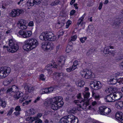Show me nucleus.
<instances>
[{
  "mask_svg": "<svg viewBox=\"0 0 123 123\" xmlns=\"http://www.w3.org/2000/svg\"><path fill=\"white\" fill-rule=\"evenodd\" d=\"M62 99V97L56 96L49 99L47 103L49 105H51L50 106L51 109L56 110L63 105V102Z\"/></svg>",
  "mask_w": 123,
  "mask_h": 123,
  "instance_id": "nucleus-1",
  "label": "nucleus"
},
{
  "mask_svg": "<svg viewBox=\"0 0 123 123\" xmlns=\"http://www.w3.org/2000/svg\"><path fill=\"white\" fill-rule=\"evenodd\" d=\"M38 44V43L36 39L31 38L25 41L23 48L25 50L28 51L33 49L37 46Z\"/></svg>",
  "mask_w": 123,
  "mask_h": 123,
  "instance_id": "nucleus-2",
  "label": "nucleus"
},
{
  "mask_svg": "<svg viewBox=\"0 0 123 123\" xmlns=\"http://www.w3.org/2000/svg\"><path fill=\"white\" fill-rule=\"evenodd\" d=\"M90 93L89 92H87L84 95V99H81V101L78 100H75L74 102L77 105L79 106V107L82 108L83 110H85L87 106L89 105V101L88 100H86L89 97Z\"/></svg>",
  "mask_w": 123,
  "mask_h": 123,
  "instance_id": "nucleus-3",
  "label": "nucleus"
},
{
  "mask_svg": "<svg viewBox=\"0 0 123 123\" xmlns=\"http://www.w3.org/2000/svg\"><path fill=\"white\" fill-rule=\"evenodd\" d=\"M78 118L72 115L65 116L61 118L60 123H78Z\"/></svg>",
  "mask_w": 123,
  "mask_h": 123,
  "instance_id": "nucleus-4",
  "label": "nucleus"
},
{
  "mask_svg": "<svg viewBox=\"0 0 123 123\" xmlns=\"http://www.w3.org/2000/svg\"><path fill=\"white\" fill-rule=\"evenodd\" d=\"M119 93L118 92H112L105 97V99L106 102H111L120 99L122 97L120 96Z\"/></svg>",
  "mask_w": 123,
  "mask_h": 123,
  "instance_id": "nucleus-5",
  "label": "nucleus"
},
{
  "mask_svg": "<svg viewBox=\"0 0 123 123\" xmlns=\"http://www.w3.org/2000/svg\"><path fill=\"white\" fill-rule=\"evenodd\" d=\"M9 48H8V46H5L4 47H5L7 49V50L9 52L12 53L16 52L19 49V46L12 39L9 40Z\"/></svg>",
  "mask_w": 123,
  "mask_h": 123,
  "instance_id": "nucleus-6",
  "label": "nucleus"
},
{
  "mask_svg": "<svg viewBox=\"0 0 123 123\" xmlns=\"http://www.w3.org/2000/svg\"><path fill=\"white\" fill-rule=\"evenodd\" d=\"M11 69L9 67H4L0 68V78L3 79L10 73Z\"/></svg>",
  "mask_w": 123,
  "mask_h": 123,
  "instance_id": "nucleus-7",
  "label": "nucleus"
},
{
  "mask_svg": "<svg viewBox=\"0 0 123 123\" xmlns=\"http://www.w3.org/2000/svg\"><path fill=\"white\" fill-rule=\"evenodd\" d=\"M48 71V73L49 75H51L53 73L54 74L56 75L55 77L56 79L58 80V81H59V80H60V81H62V78L65 77V74L63 73H57L56 72H53V71L51 69L47 70ZM60 82H62V81H60Z\"/></svg>",
  "mask_w": 123,
  "mask_h": 123,
  "instance_id": "nucleus-8",
  "label": "nucleus"
},
{
  "mask_svg": "<svg viewBox=\"0 0 123 123\" xmlns=\"http://www.w3.org/2000/svg\"><path fill=\"white\" fill-rule=\"evenodd\" d=\"M24 11L22 9H14L12 10L10 13V15L12 17H15L23 13Z\"/></svg>",
  "mask_w": 123,
  "mask_h": 123,
  "instance_id": "nucleus-9",
  "label": "nucleus"
},
{
  "mask_svg": "<svg viewBox=\"0 0 123 123\" xmlns=\"http://www.w3.org/2000/svg\"><path fill=\"white\" fill-rule=\"evenodd\" d=\"M90 86L92 88L96 90L100 89L102 87L100 82L96 81L92 82L90 84Z\"/></svg>",
  "mask_w": 123,
  "mask_h": 123,
  "instance_id": "nucleus-10",
  "label": "nucleus"
},
{
  "mask_svg": "<svg viewBox=\"0 0 123 123\" xmlns=\"http://www.w3.org/2000/svg\"><path fill=\"white\" fill-rule=\"evenodd\" d=\"M18 33L24 38H27L31 36L32 32L30 31L20 30L19 31Z\"/></svg>",
  "mask_w": 123,
  "mask_h": 123,
  "instance_id": "nucleus-11",
  "label": "nucleus"
},
{
  "mask_svg": "<svg viewBox=\"0 0 123 123\" xmlns=\"http://www.w3.org/2000/svg\"><path fill=\"white\" fill-rule=\"evenodd\" d=\"M46 33V40L52 41H55L56 40L55 36H54V34L52 32H45Z\"/></svg>",
  "mask_w": 123,
  "mask_h": 123,
  "instance_id": "nucleus-12",
  "label": "nucleus"
},
{
  "mask_svg": "<svg viewBox=\"0 0 123 123\" xmlns=\"http://www.w3.org/2000/svg\"><path fill=\"white\" fill-rule=\"evenodd\" d=\"M25 21L23 19H21L19 20L18 25L19 29L23 30H25L27 27L25 25Z\"/></svg>",
  "mask_w": 123,
  "mask_h": 123,
  "instance_id": "nucleus-13",
  "label": "nucleus"
},
{
  "mask_svg": "<svg viewBox=\"0 0 123 123\" xmlns=\"http://www.w3.org/2000/svg\"><path fill=\"white\" fill-rule=\"evenodd\" d=\"M24 88L25 90L29 92H32L34 89V87L27 84L25 85Z\"/></svg>",
  "mask_w": 123,
  "mask_h": 123,
  "instance_id": "nucleus-14",
  "label": "nucleus"
},
{
  "mask_svg": "<svg viewBox=\"0 0 123 123\" xmlns=\"http://www.w3.org/2000/svg\"><path fill=\"white\" fill-rule=\"evenodd\" d=\"M31 121L33 122L35 121V123H42V121L40 119L37 117H29L28 118Z\"/></svg>",
  "mask_w": 123,
  "mask_h": 123,
  "instance_id": "nucleus-15",
  "label": "nucleus"
},
{
  "mask_svg": "<svg viewBox=\"0 0 123 123\" xmlns=\"http://www.w3.org/2000/svg\"><path fill=\"white\" fill-rule=\"evenodd\" d=\"M86 73L85 78L86 79H90L92 77L93 78L94 77L93 76V74L90 71L87 70L86 72Z\"/></svg>",
  "mask_w": 123,
  "mask_h": 123,
  "instance_id": "nucleus-16",
  "label": "nucleus"
},
{
  "mask_svg": "<svg viewBox=\"0 0 123 123\" xmlns=\"http://www.w3.org/2000/svg\"><path fill=\"white\" fill-rule=\"evenodd\" d=\"M123 113L120 112H117L116 113L115 115V117L116 119L118 120L119 121L122 118Z\"/></svg>",
  "mask_w": 123,
  "mask_h": 123,
  "instance_id": "nucleus-17",
  "label": "nucleus"
},
{
  "mask_svg": "<svg viewBox=\"0 0 123 123\" xmlns=\"http://www.w3.org/2000/svg\"><path fill=\"white\" fill-rule=\"evenodd\" d=\"M23 94L22 92L18 91L14 95V97L18 99L20 97L23 96Z\"/></svg>",
  "mask_w": 123,
  "mask_h": 123,
  "instance_id": "nucleus-18",
  "label": "nucleus"
},
{
  "mask_svg": "<svg viewBox=\"0 0 123 123\" xmlns=\"http://www.w3.org/2000/svg\"><path fill=\"white\" fill-rule=\"evenodd\" d=\"M41 1V0H33V2H28L29 4H31L30 6H33L34 5H38L40 4Z\"/></svg>",
  "mask_w": 123,
  "mask_h": 123,
  "instance_id": "nucleus-19",
  "label": "nucleus"
},
{
  "mask_svg": "<svg viewBox=\"0 0 123 123\" xmlns=\"http://www.w3.org/2000/svg\"><path fill=\"white\" fill-rule=\"evenodd\" d=\"M54 64H48L47 66H46L45 68V69L46 70H49L50 69H51L52 68H53L54 67V68H57L56 66L57 65H55V66L54 67Z\"/></svg>",
  "mask_w": 123,
  "mask_h": 123,
  "instance_id": "nucleus-20",
  "label": "nucleus"
},
{
  "mask_svg": "<svg viewBox=\"0 0 123 123\" xmlns=\"http://www.w3.org/2000/svg\"><path fill=\"white\" fill-rule=\"evenodd\" d=\"M86 14H84L83 16L81 17L78 20V22L77 23V25H79L80 24H81L83 20L85 17Z\"/></svg>",
  "mask_w": 123,
  "mask_h": 123,
  "instance_id": "nucleus-21",
  "label": "nucleus"
},
{
  "mask_svg": "<svg viewBox=\"0 0 123 123\" xmlns=\"http://www.w3.org/2000/svg\"><path fill=\"white\" fill-rule=\"evenodd\" d=\"M92 96L96 100H99L100 98V96L99 95L96 94L94 92H92Z\"/></svg>",
  "mask_w": 123,
  "mask_h": 123,
  "instance_id": "nucleus-22",
  "label": "nucleus"
},
{
  "mask_svg": "<svg viewBox=\"0 0 123 123\" xmlns=\"http://www.w3.org/2000/svg\"><path fill=\"white\" fill-rule=\"evenodd\" d=\"M104 111V114H103L104 115H107L111 112V110L109 108L105 106Z\"/></svg>",
  "mask_w": 123,
  "mask_h": 123,
  "instance_id": "nucleus-23",
  "label": "nucleus"
},
{
  "mask_svg": "<svg viewBox=\"0 0 123 123\" xmlns=\"http://www.w3.org/2000/svg\"><path fill=\"white\" fill-rule=\"evenodd\" d=\"M105 108V106H101L99 107V111L100 114L104 115L103 114H104Z\"/></svg>",
  "mask_w": 123,
  "mask_h": 123,
  "instance_id": "nucleus-24",
  "label": "nucleus"
},
{
  "mask_svg": "<svg viewBox=\"0 0 123 123\" xmlns=\"http://www.w3.org/2000/svg\"><path fill=\"white\" fill-rule=\"evenodd\" d=\"M108 81L110 82V83L112 85L115 84L117 82L116 80L114 78L108 79Z\"/></svg>",
  "mask_w": 123,
  "mask_h": 123,
  "instance_id": "nucleus-25",
  "label": "nucleus"
},
{
  "mask_svg": "<svg viewBox=\"0 0 123 123\" xmlns=\"http://www.w3.org/2000/svg\"><path fill=\"white\" fill-rule=\"evenodd\" d=\"M60 1L59 0H55L54 1L51 3L50 4L51 6H54L60 4Z\"/></svg>",
  "mask_w": 123,
  "mask_h": 123,
  "instance_id": "nucleus-26",
  "label": "nucleus"
},
{
  "mask_svg": "<svg viewBox=\"0 0 123 123\" xmlns=\"http://www.w3.org/2000/svg\"><path fill=\"white\" fill-rule=\"evenodd\" d=\"M46 33L45 32L42 33L39 37L40 39L41 40H45L46 41Z\"/></svg>",
  "mask_w": 123,
  "mask_h": 123,
  "instance_id": "nucleus-27",
  "label": "nucleus"
},
{
  "mask_svg": "<svg viewBox=\"0 0 123 123\" xmlns=\"http://www.w3.org/2000/svg\"><path fill=\"white\" fill-rule=\"evenodd\" d=\"M123 106L122 102H118L115 105L116 107L118 109H121Z\"/></svg>",
  "mask_w": 123,
  "mask_h": 123,
  "instance_id": "nucleus-28",
  "label": "nucleus"
},
{
  "mask_svg": "<svg viewBox=\"0 0 123 123\" xmlns=\"http://www.w3.org/2000/svg\"><path fill=\"white\" fill-rule=\"evenodd\" d=\"M29 114L28 113H26V114L27 115H30L32 114H34L35 113V111L33 109H32L29 110Z\"/></svg>",
  "mask_w": 123,
  "mask_h": 123,
  "instance_id": "nucleus-29",
  "label": "nucleus"
},
{
  "mask_svg": "<svg viewBox=\"0 0 123 123\" xmlns=\"http://www.w3.org/2000/svg\"><path fill=\"white\" fill-rule=\"evenodd\" d=\"M66 59L64 57H63L62 58H61L59 61L58 65H60V64H64L65 63Z\"/></svg>",
  "mask_w": 123,
  "mask_h": 123,
  "instance_id": "nucleus-30",
  "label": "nucleus"
},
{
  "mask_svg": "<svg viewBox=\"0 0 123 123\" xmlns=\"http://www.w3.org/2000/svg\"><path fill=\"white\" fill-rule=\"evenodd\" d=\"M65 23H64V20L62 22H58L57 24L56 25V26H58V25H59V26L58 27V28H60L61 27L63 26L64 25V24Z\"/></svg>",
  "mask_w": 123,
  "mask_h": 123,
  "instance_id": "nucleus-31",
  "label": "nucleus"
},
{
  "mask_svg": "<svg viewBox=\"0 0 123 123\" xmlns=\"http://www.w3.org/2000/svg\"><path fill=\"white\" fill-rule=\"evenodd\" d=\"M6 105V102L4 100H0V105L3 107H5Z\"/></svg>",
  "mask_w": 123,
  "mask_h": 123,
  "instance_id": "nucleus-32",
  "label": "nucleus"
},
{
  "mask_svg": "<svg viewBox=\"0 0 123 123\" xmlns=\"http://www.w3.org/2000/svg\"><path fill=\"white\" fill-rule=\"evenodd\" d=\"M86 71H87L86 70L83 69L81 70L80 72V74L82 77L85 78Z\"/></svg>",
  "mask_w": 123,
  "mask_h": 123,
  "instance_id": "nucleus-33",
  "label": "nucleus"
},
{
  "mask_svg": "<svg viewBox=\"0 0 123 123\" xmlns=\"http://www.w3.org/2000/svg\"><path fill=\"white\" fill-rule=\"evenodd\" d=\"M113 88L111 87L107 88L105 90V91L107 93H110L111 92H113Z\"/></svg>",
  "mask_w": 123,
  "mask_h": 123,
  "instance_id": "nucleus-34",
  "label": "nucleus"
},
{
  "mask_svg": "<svg viewBox=\"0 0 123 123\" xmlns=\"http://www.w3.org/2000/svg\"><path fill=\"white\" fill-rule=\"evenodd\" d=\"M72 49V46L69 45H68L66 48V51L67 52L69 53L70 52Z\"/></svg>",
  "mask_w": 123,
  "mask_h": 123,
  "instance_id": "nucleus-35",
  "label": "nucleus"
},
{
  "mask_svg": "<svg viewBox=\"0 0 123 123\" xmlns=\"http://www.w3.org/2000/svg\"><path fill=\"white\" fill-rule=\"evenodd\" d=\"M11 88L13 92H16L17 91H18V87L15 85L12 86Z\"/></svg>",
  "mask_w": 123,
  "mask_h": 123,
  "instance_id": "nucleus-36",
  "label": "nucleus"
},
{
  "mask_svg": "<svg viewBox=\"0 0 123 123\" xmlns=\"http://www.w3.org/2000/svg\"><path fill=\"white\" fill-rule=\"evenodd\" d=\"M14 110V108L12 107L11 108L9 111L8 113L7 114V116H10L12 114Z\"/></svg>",
  "mask_w": 123,
  "mask_h": 123,
  "instance_id": "nucleus-37",
  "label": "nucleus"
},
{
  "mask_svg": "<svg viewBox=\"0 0 123 123\" xmlns=\"http://www.w3.org/2000/svg\"><path fill=\"white\" fill-rule=\"evenodd\" d=\"M78 62L77 61H75L74 62L73 65L72 66V67L74 69H75L77 68V66L78 64Z\"/></svg>",
  "mask_w": 123,
  "mask_h": 123,
  "instance_id": "nucleus-38",
  "label": "nucleus"
},
{
  "mask_svg": "<svg viewBox=\"0 0 123 123\" xmlns=\"http://www.w3.org/2000/svg\"><path fill=\"white\" fill-rule=\"evenodd\" d=\"M85 84V82L83 80H80L79 81L78 86L80 87L83 86Z\"/></svg>",
  "mask_w": 123,
  "mask_h": 123,
  "instance_id": "nucleus-39",
  "label": "nucleus"
},
{
  "mask_svg": "<svg viewBox=\"0 0 123 123\" xmlns=\"http://www.w3.org/2000/svg\"><path fill=\"white\" fill-rule=\"evenodd\" d=\"M47 45V43H43L42 44V48L45 51H46Z\"/></svg>",
  "mask_w": 123,
  "mask_h": 123,
  "instance_id": "nucleus-40",
  "label": "nucleus"
},
{
  "mask_svg": "<svg viewBox=\"0 0 123 123\" xmlns=\"http://www.w3.org/2000/svg\"><path fill=\"white\" fill-rule=\"evenodd\" d=\"M52 49V47L51 46L49 43H47L46 50L50 49L51 50Z\"/></svg>",
  "mask_w": 123,
  "mask_h": 123,
  "instance_id": "nucleus-41",
  "label": "nucleus"
},
{
  "mask_svg": "<svg viewBox=\"0 0 123 123\" xmlns=\"http://www.w3.org/2000/svg\"><path fill=\"white\" fill-rule=\"evenodd\" d=\"M71 23L72 22L71 21L69 20H68L66 23V28H68L70 25L71 24Z\"/></svg>",
  "mask_w": 123,
  "mask_h": 123,
  "instance_id": "nucleus-42",
  "label": "nucleus"
},
{
  "mask_svg": "<svg viewBox=\"0 0 123 123\" xmlns=\"http://www.w3.org/2000/svg\"><path fill=\"white\" fill-rule=\"evenodd\" d=\"M86 38L87 37H81L80 39V40L81 43H83L85 42Z\"/></svg>",
  "mask_w": 123,
  "mask_h": 123,
  "instance_id": "nucleus-43",
  "label": "nucleus"
},
{
  "mask_svg": "<svg viewBox=\"0 0 123 123\" xmlns=\"http://www.w3.org/2000/svg\"><path fill=\"white\" fill-rule=\"evenodd\" d=\"M75 69H74L73 68L72 66L69 68H67L66 69V70L67 72H70Z\"/></svg>",
  "mask_w": 123,
  "mask_h": 123,
  "instance_id": "nucleus-44",
  "label": "nucleus"
},
{
  "mask_svg": "<svg viewBox=\"0 0 123 123\" xmlns=\"http://www.w3.org/2000/svg\"><path fill=\"white\" fill-rule=\"evenodd\" d=\"M31 100L30 99L28 100L25 101V102L23 103V105L25 106V105H28L29 103L31 102Z\"/></svg>",
  "mask_w": 123,
  "mask_h": 123,
  "instance_id": "nucleus-45",
  "label": "nucleus"
},
{
  "mask_svg": "<svg viewBox=\"0 0 123 123\" xmlns=\"http://www.w3.org/2000/svg\"><path fill=\"white\" fill-rule=\"evenodd\" d=\"M15 111H17L20 112L21 110L20 106H18L16 107L15 109Z\"/></svg>",
  "mask_w": 123,
  "mask_h": 123,
  "instance_id": "nucleus-46",
  "label": "nucleus"
},
{
  "mask_svg": "<svg viewBox=\"0 0 123 123\" xmlns=\"http://www.w3.org/2000/svg\"><path fill=\"white\" fill-rule=\"evenodd\" d=\"M13 92L12 90L11 89V88H10L8 89L7 90L6 93L7 94H9L11 93L12 92Z\"/></svg>",
  "mask_w": 123,
  "mask_h": 123,
  "instance_id": "nucleus-47",
  "label": "nucleus"
},
{
  "mask_svg": "<svg viewBox=\"0 0 123 123\" xmlns=\"http://www.w3.org/2000/svg\"><path fill=\"white\" fill-rule=\"evenodd\" d=\"M77 36L76 35H74L73 37H71V38L70 41V42L75 41L77 38Z\"/></svg>",
  "mask_w": 123,
  "mask_h": 123,
  "instance_id": "nucleus-48",
  "label": "nucleus"
},
{
  "mask_svg": "<svg viewBox=\"0 0 123 123\" xmlns=\"http://www.w3.org/2000/svg\"><path fill=\"white\" fill-rule=\"evenodd\" d=\"M12 80H10V81L6 80L4 82V84L5 85H6L9 84L11 82Z\"/></svg>",
  "mask_w": 123,
  "mask_h": 123,
  "instance_id": "nucleus-49",
  "label": "nucleus"
},
{
  "mask_svg": "<svg viewBox=\"0 0 123 123\" xmlns=\"http://www.w3.org/2000/svg\"><path fill=\"white\" fill-rule=\"evenodd\" d=\"M14 114L16 116H18L20 115V112L17 111H16L14 113Z\"/></svg>",
  "mask_w": 123,
  "mask_h": 123,
  "instance_id": "nucleus-50",
  "label": "nucleus"
},
{
  "mask_svg": "<svg viewBox=\"0 0 123 123\" xmlns=\"http://www.w3.org/2000/svg\"><path fill=\"white\" fill-rule=\"evenodd\" d=\"M48 89L49 93L52 92L54 89V88L52 87L48 88Z\"/></svg>",
  "mask_w": 123,
  "mask_h": 123,
  "instance_id": "nucleus-51",
  "label": "nucleus"
},
{
  "mask_svg": "<svg viewBox=\"0 0 123 123\" xmlns=\"http://www.w3.org/2000/svg\"><path fill=\"white\" fill-rule=\"evenodd\" d=\"M118 82L120 84H123V77L122 78H120Z\"/></svg>",
  "mask_w": 123,
  "mask_h": 123,
  "instance_id": "nucleus-52",
  "label": "nucleus"
},
{
  "mask_svg": "<svg viewBox=\"0 0 123 123\" xmlns=\"http://www.w3.org/2000/svg\"><path fill=\"white\" fill-rule=\"evenodd\" d=\"M40 97H38L34 101V103H36L39 101L40 100Z\"/></svg>",
  "mask_w": 123,
  "mask_h": 123,
  "instance_id": "nucleus-53",
  "label": "nucleus"
},
{
  "mask_svg": "<svg viewBox=\"0 0 123 123\" xmlns=\"http://www.w3.org/2000/svg\"><path fill=\"white\" fill-rule=\"evenodd\" d=\"M42 115L41 113H39L37 114V116L34 117H37V118H39L41 117L42 116Z\"/></svg>",
  "mask_w": 123,
  "mask_h": 123,
  "instance_id": "nucleus-54",
  "label": "nucleus"
},
{
  "mask_svg": "<svg viewBox=\"0 0 123 123\" xmlns=\"http://www.w3.org/2000/svg\"><path fill=\"white\" fill-rule=\"evenodd\" d=\"M40 93L41 94L46 93L45 89H42L40 91Z\"/></svg>",
  "mask_w": 123,
  "mask_h": 123,
  "instance_id": "nucleus-55",
  "label": "nucleus"
},
{
  "mask_svg": "<svg viewBox=\"0 0 123 123\" xmlns=\"http://www.w3.org/2000/svg\"><path fill=\"white\" fill-rule=\"evenodd\" d=\"M44 75L43 74H41L40 76V79L42 80H45V78H44Z\"/></svg>",
  "mask_w": 123,
  "mask_h": 123,
  "instance_id": "nucleus-56",
  "label": "nucleus"
},
{
  "mask_svg": "<svg viewBox=\"0 0 123 123\" xmlns=\"http://www.w3.org/2000/svg\"><path fill=\"white\" fill-rule=\"evenodd\" d=\"M75 12V11L73 10L71 11L70 15H72L74 14Z\"/></svg>",
  "mask_w": 123,
  "mask_h": 123,
  "instance_id": "nucleus-57",
  "label": "nucleus"
},
{
  "mask_svg": "<svg viewBox=\"0 0 123 123\" xmlns=\"http://www.w3.org/2000/svg\"><path fill=\"white\" fill-rule=\"evenodd\" d=\"M77 98L78 99H82V98L81 97V94L80 93H79L77 95Z\"/></svg>",
  "mask_w": 123,
  "mask_h": 123,
  "instance_id": "nucleus-58",
  "label": "nucleus"
},
{
  "mask_svg": "<svg viewBox=\"0 0 123 123\" xmlns=\"http://www.w3.org/2000/svg\"><path fill=\"white\" fill-rule=\"evenodd\" d=\"M0 91L2 94L5 92L6 90L4 88H2L0 90Z\"/></svg>",
  "mask_w": 123,
  "mask_h": 123,
  "instance_id": "nucleus-59",
  "label": "nucleus"
},
{
  "mask_svg": "<svg viewBox=\"0 0 123 123\" xmlns=\"http://www.w3.org/2000/svg\"><path fill=\"white\" fill-rule=\"evenodd\" d=\"M117 21H117V23H116L117 24H118L119 23H121V19H120L119 18H117Z\"/></svg>",
  "mask_w": 123,
  "mask_h": 123,
  "instance_id": "nucleus-60",
  "label": "nucleus"
},
{
  "mask_svg": "<svg viewBox=\"0 0 123 123\" xmlns=\"http://www.w3.org/2000/svg\"><path fill=\"white\" fill-rule=\"evenodd\" d=\"M28 25L30 26H32L33 25V23L32 21L30 22L28 24Z\"/></svg>",
  "mask_w": 123,
  "mask_h": 123,
  "instance_id": "nucleus-61",
  "label": "nucleus"
},
{
  "mask_svg": "<svg viewBox=\"0 0 123 123\" xmlns=\"http://www.w3.org/2000/svg\"><path fill=\"white\" fill-rule=\"evenodd\" d=\"M121 75V74L119 72H117L115 74V76L116 77L120 76Z\"/></svg>",
  "mask_w": 123,
  "mask_h": 123,
  "instance_id": "nucleus-62",
  "label": "nucleus"
},
{
  "mask_svg": "<svg viewBox=\"0 0 123 123\" xmlns=\"http://www.w3.org/2000/svg\"><path fill=\"white\" fill-rule=\"evenodd\" d=\"M103 6V3H100L99 5V6L98 7V9L99 10H100L102 8Z\"/></svg>",
  "mask_w": 123,
  "mask_h": 123,
  "instance_id": "nucleus-63",
  "label": "nucleus"
},
{
  "mask_svg": "<svg viewBox=\"0 0 123 123\" xmlns=\"http://www.w3.org/2000/svg\"><path fill=\"white\" fill-rule=\"evenodd\" d=\"M110 50L108 48H107L105 50L106 53V54H110Z\"/></svg>",
  "mask_w": 123,
  "mask_h": 123,
  "instance_id": "nucleus-64",
  "label": "nucleus"
}]
</instances>
